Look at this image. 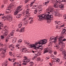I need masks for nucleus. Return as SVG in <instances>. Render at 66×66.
<instances>
[{
	"label": "nucleus",
	"instance_id": "f257e3e1",
	"mask_svg": "<svg viewBox=\"0 0 66 66\" xmlns=\"http://www.w3.org/2000/svg\"><path fill=\"white\" fill-rule=\"evenodd\" d=\"M46 12L45 13L44 15H40L38 16V21L41 20L45 17V18L47 19L48 20H52L53 19V14L55 15V16L57 15V12H54V9L49 7L48 8L46 9ZM48 11L49 12H47Z\"/></svg>",
	"mask_w": 66,
	"mask_h": 66
},
{
	"label": "nucleus",
	"instance_id": "f03ea898",
	"mask_svg": "<svg viewBox=\"0 0 66 66\" xmlns=\"http://www.w3.org/2000/svg\"><path fill=\"white\" fill-rule=\"evenodd\" d=\"M47 40L46 39H42L40 40L39 42L35 43V44H30V47L31 48H34V49H39V48L40 50H43L44 47H42L39 48V47H40V46H39L38 47H36V46H39L40 45H45V44H46L47 43Z\"/></svg>",
	"mask_w": 66,
	"mask_h": 66
},
{
	"label": "nucleus",
	"instance_id": "7ed1b4c3",
	"mask_svg": "<svg viewBox=\"0 0 66 66\" xmlns=\"http://www.w3.org/2000/svg\"><path fill=\"white\" fill-rule=\"evenodd\" d=\"M57 37L56 38H54V37L53 36L51 37L50 38V41H51V42H54V43H56V41L57 40V38L59 39L58 41V44L60 46H62L63 48H64L65 46V44L62 41V40L60 39L59 38H57Z\"/></svg>",
	"mask_w": 66,
	"mask_h": 66
},
{
	"label": "nucleus",
	"instance_id": "20e7f679",
	"mask_svg": "<svg viewBox=\"0 0 66 66\" xmlns=\"http://www.w3.org/2000/svg\"><path fill=\"white\" fill-rule=\"evenodd\" d=\"M63 0H55L56 4H55L54 5V7L55 8H57L59 10H63V8L64 7V6L62 5V4H61V2H62Z\"/></svg>",
	"mask_w": 66,
	"mask_h": 66
},
{
	"label": "nucleus",
	"instance_id": "39448f33",
	"mask_svg": "<svg viewBox=\"0 0 66 66\" xmlns=\"http://www.w3.org/2000/svg\"><path fill=\"white\" fill-rule=\"evenodd\" d=\"M2 19H4V20H9V21H12L13 20V17L11 15H6V16H3L2 17Z\"/></svg>",
	"mask_w": 66,
	"mask_h": 66
},
{
	"label": "nucleus",
	"instance_id": "423d86ee",
	"mask_svg": "<svg viewBox=\"0 0 66 66\" xmlns=\"http://www.w3.org/2000/svg\"><path fill=\"white\" fill-rule=\"evenodd\" d=\"M30 59H28L27 57H25L24 59L23 60V62H24V63H23V65H26L28 62L30 61Z\"/></svg>",
	"mask_w": 66,
	"mask_h": 66
},
{
	"label": "nucleus",
	"instance_id": "0eeeda50",
	"mask_svg": "<svg viewBox=\"0 0 66 66\" xmlns=\"http://www.w3.org/2000/svg\"><path fill=\"white\" fill-rule=\"evenodd\" d=\"M22 7V6H19L17 7L16 10L14 12V15H16L18 14V13L19 12L21 11L20 8Z\"/></svg>",
	"mask_w": 66,
	"mask_h": 66
},
{
	"label": "nucleus",
	"instance_id": "6e6552de",
	"mask_svg": "<svg viewBox=\"0 0 66 66\" xmlns=\"http://www.w3.org/2000/svg\"><path fill=\"white\" fill-rule=\"evenodd\" d=\"M5 30H6L5 31V32H4V33L3 36H1V39H4V37L7 35V33H8V30H6V29H5Z\"/></svg>",
	"mask_w": 66,
	"mask_h": 66
},
{
	"label": "nucleus",
	"instance_id": "1a4fd4ad",
	"mask_svg": "<svg viewBox=\"0 0 66 66\" xmlns=\"http://www.w3.org/2000/svg\"><path fill=\"white\" fill-rule=\"evenodd\" d=\"M55 47L57 49H59V50H60L61 51H62V52L64 50H63V48H61V47H60V46H59V44H56Z\"/></svg>",
	"mask_w": 66,
	"mask_h": 66
},
{
	"label": "nucleus",
	"instance_id": "9d476101",
	"mask_svg": "<svg viewBox=\"0 0 66 66\" xmlns=\"http://www.w3.org/2000/svg\"><path fill=\"white\" fill-rule=\"evenodd\" d=\"M15 32V30H12L11 34L8 36V38H9V37H11V38H13V36H13V34H14V33Z\"/></svg>",
	"mask_w": 66,
	"mask_h": 66
},
{
	"label": "nucleus",
	"instance_id": "9b49d317",
	"mask_svg": "<svg viewBox=\"0 0 66 66\" xmlns=\"http://www.w3.org/2000/svg\"><path fill=\"white\" fill-rule=\"evenodd\" d=\"M35 53L36 54H37V55H35L34 57L32 59V60H34V59L35 60L36 59V58H37V57L38 56V55H40V54H39V53L38 52H37V51H35Z\"/></svg>",
	"mask_w": 66,
	"mask_h": 66
},
{
	"label": "nucleus",
	"instance_id": "f8f14e48",
	"mask_svg": "<svg viewBox=\"0 0 66 66\" xmlns=\"http://www.w3.org/2000/svg\"><path fill=\"white\" fill-rule=\"evenodd\" d=\"M14 3V2H13L12 3H11V4L9 5V6L8 7V8L7 9L8 10H9L10 11V10L12 9V7L13 6H14V5L15 4Z\"/></svg>",
	"mask_w": 66,
	"mask_h": 66
},
{
	"label": "nucleus",
	"instance_id": "ddd939ff",
	"mask_svg": "<svg viewBox=\"0 0 66 66\" xmlns=\"http://www.w3.org/2000/svg\"><path fill=\"white\" fill-rule=\"evenodd\" d=\"M66 52H65V50H64L62 52V54L64 55V57L63 58V60H66Z\"/></svg>",
	"mask_w": 66,
	"mask_h": 66
},
{
	"label": "nucleus",
	"instance_id": "4468645a",
	"mask_svg": "<svg viewBox=\"0 0 66 66\" xmlns=\"http://www.w3.org/2000/svg\"><path fill=\"white\" fill-rule=\"evenodd\" d=\"M30 10L29 9H27L26 12L23 13V14H26V15H27L28 16H30V13H29V12H30Z\"/></svg>",
	"mask_w": 66,
	"mask_h": 66
},
{
	"label": "nucleus",
	"instance_id": "2eb2a0df",
	"mask_svg": "<svg viewBox=\"0 0 66 66\" xmlns=\"http://www.w3.org/2000/svg\"><path fill=\"white\" fill-rule=\"evenodd\" d=\"M25 28V27H22L21 29L20 30H19V29H17L16 30V31H17V32H19V31L20 32H23Z\"/></svg>",
	"mask_w": 66,
	"mask_h": 66
},
{
	"label": "nucleus",
	"instance_id": "dca6fc26",
	"mask_svg": "<svg viewBox=\"0 0 66 66\" xmlns=\"http://www.w3.org/2000/svg\"><path fill=\"white\" fill-rule=\"evenodd\" d=\"M55 24L56 25V28H59V26H57L59 24H60L61 22L60 21L58 22L57 21H55Z\"/></svg>",
	"mask_w": 66,
	"mask_h": 66
},
{
	"label": "nucleus",
	"instance_id": "f3484780",
	"mask_svg": "<svg viewBox=\"0 0 66 66\" xmlns=\"http://www.w3.org/2000/svg\"><path fill=\"white\" fill-rule=\"evenodd\" d=\"M9 48L11 49L10 50L11 51H13L14 50V49H14V46L12 45H10L9 46Z\"/></svg>",
	"mask_w": 66,
	"mask_h": 66
},
{
	"label": "nucleus",
	"instance_id": "a211bd4d",
	"mask_svg": "<svg viewBox=\"0 0 66 66\" xmlns=\"http://www.w3.org/2000/svg\"><path fill=\"white\" fill-rule=\"evenodd\" d=\"M34 3V2H31V4H30V6H31V7H32V9H35V8L36 7V6H33L32 5H33V4Z\"/></svg>",
	"mask_w": 66,
	"mask_h": 66
},
{
	"label": "nucleus",
	"instance_id": "6ab92c4d",
	"mask_svg": "<svg viewBox=\"0 0 66 66\" xmlns=\"http://www.w3.org/2000/svg\"><path fill=\"white\" fill-rule=\"evenodd\" d=\"M49 50L48 48H45L43 52V53L45 54V53H47V52H48Z\"/></svg>",
	"mask_w": 66,
	"mask_h": 66
},
{
	"label": "nucleus",
	"instance_id": "aec40b11",
	"mask_svg": "<svg viewBox=\"0 0 66 66\" xmlns=\"http://www.w3.org/2000/svg\"><path fill=\"white\" fill-rule=\"evenodd\" d=\"M27 18H28V20H30L31 19V18H30L28 16H25L24 17V18L23 19V20H26Z\"/></svg>",
	"mask_w": 66,
	"mask_h": 66
},
{
	"label": "nucleus",
	"instance_id": "412c9836",
	"mask_svg": "<svg viewBox=\"0 0 66 66\" xmlns=\"http://www.w3.org/2000/svg\"><path fill=\"white\" fill-rule=\"evenodd\" d=\"M60 61V59L59 58H56L54 60V62L56 63H59Z\"/></svg>",
	"mask_w": 66,
	"mask_h": 66
},
{
	"label": "nucleus",
	"instance_id": "4be33fe9",
	"mask_svg": "<svg viewBox=\"0 0 66 66\" xmlns=\"http://www.w3.org/2000/svg\"><path fill=\"white\" fill-rule=\"evenodd\" d=\"M21 52H26V51H27V48H24L21 49Z\"/></svg>",
	"mask_w": 66,
	"mask_h": 66
},
{
	"label": "nucleus",
	"instance_id": "5701e85b",
	"mask_svg": "<svg viewBox=\"0 0 66 66\" xmlns=\"http://www.w3.org/2000/svg\"><path fill=\"white\" fill-rule=\"evenodd\" d=\"M22 22H21L20 23L18 24V27L20 28H21L22 27Z\"/></svg>",
	"mask_w": 66,
	"mask_h": 66
},
{
	"label": "nucleus",
	"instance_id": "b1692460",
	"mask_svg": "<svg viewBox=\"0 0 66 66\" xmlns=\"http://www.w3.org/2000/svg\"><path fill=\"white\" fill-rule=\"evenodd\" d=\"M65 32H66V30L65 29H63L61 33V35H64V34L65 33Z\"/></svg>",
	"mask_w": 66,
	"mask_h": 66
},
{
	"label": "nucleus",
	"instance_id": "393cba45",
	"mask_svg": "<svg viewBox=\"0 0 66 66\" xmlns=\"http://www.w3.org/2000/svg\"><path fill=\"white\" fill-rule=\"evenodd\" d=\"M2 51L3 53H5V52H6V50L4 49L3 48H0V51H2Z\"/></svg>",
	"mask_w": 66,
	"mask_h": 66
},
{
	"label": "nucleus",
	"instance_id": "a878e982",
	"mask_svg": "<svg viewBox=\"0 0 66 66\" xmlns=\"http://www.w3.org/2000/svg\"><path fill=\"white\" fill-rule=\"evenodd\" d=\"M59 38H60V39H62V41H66V40L65 39H63V38L62 36L60 37Z\"/></svg>",
	"mask_w": 66,
	"mask_h": 66
},
{
	"label": "nucleus",
	"instance_id": "bb28decb",
	"mask_svg": "<svg viewBox=\"0 0 66 66\" xmlns=\"http://www.w3.org/2000/svg\"><path fill=\"white\" fill-rule=\"evenodd\" d=\"M50 2V1H49V0L47 1V2H45V3H44L43 4H44V5H46L48 4V3H49V2Z\"/></svg>",
	"mask_w": 66,
	"mask_h": 66
},
{
	"label": "nucleus",
	"instance_id": "cd10ccee",
	"mask_svg": "<svg viewBox=\"0 0 66 66\" xmlns=\"http://www.w3.org/2000/svg\"><path fill=\"white\" fill-rule=\"evenodd\" d=\"M16 38H14L13 39L12 41L13 42V43H15V42H16Z\"/></svg>",
	"mask_w": 66,
	"mask_h": 66
},
{
	"label": "nucleus",
	"instance_id": "c85d7f7f",
	"mask_svg": "<svg viewBox=\"0 0 66 66\" xmlns=\"http://www.w3.org/2000/svg\"><path fill=\"white\" fill-rule=\"evenodd\" d=\"M23 22V25H25L28 22V20L25 21H24V22Z\"/></svg>",
	"mask_w": 66,
	"mask_h": 66
},
{
	"label": "nucleus",
	"instance_id": "c756f323",
	"mask_svg": "<svg viewBox=\"0 0 66 66\" xmlns=\"http://www.w3.org/2000/svg\"><path fill=\"white\" fill-rule=\"evenodd\" d=\"M21 16V14H19L17 15V16H16L17 18H19Z\"/></svg>",
	"mask_w": 66,
	"mask_h": 66
},
{
	"label": "nucleus",
	"instance_id": "7c9ffc66",
	"mask_svg": "<svg viewBox=\"0 0 66 66\" xmlns=\"http://www.w3.org/2000/svg\"><path fill=\"white\" fill-rule=\"evenodd\" d=\"M8 60H9V61H12L13 62H15V59H13V60H11L10 58H8Z\"/></svg>",
	"mask_w": 66,
	"mask_h": 66
},
{
	"label": "nucleus",
	"instance_id": "2f4dec72",
	"mask_svg": "<svg viewBox=\"0 0 66 66\" xmlns=\"http://www.w3.org/2000/svg\"><path fill=\"white\" fill-rule=\"evenodd\" d=\"M11 38V37H9V38H8V36L7 38L6 39L5 42L7 43V42L9 41V38Z\"/></svg>",
	"mask_w": 66,
	"mask_h": 66
},
{
	"label": "nucleus",
	"instance_id": "473e14b6",
	"mask_svg": "<svg viewBox=\"0 0 66 66\" xmlns=\"http://www.w3.org/2000/svg\"><path fill=\"white\" fill-rule=\"evenodd\" d=\"M43 8L41 7L38 9V11H39V12H41V11H43Z\"/></svg>",
	"mask_w": 66,
	"mask_h": 66
},
{
	"label": "nucleus",
	"instance_id": "72a5a7b5",
	"mask_svg": "<svg viewBox=\"0 0 66 66\" xmlns=\"http://www.w3.org/2000/svg\"><path fill=\"white\" fill-rule=\"evenodd\" d=\"M22 56L21 55V54H20L19 55L17 56L16 57L18 58H21Z\"/></svg>",
	"mask_w": 66,
	"mask_h": 66
},
{
	"label": "nucleus",
	"instance_id": "f704fd0d",
	"mask_svg": "<svg viewBox=\"0 0 66 66\" xmlns=\"http://www.w3.org/2000/svg\"><path fill=\"white\" fill-rule=\"evenodd\" d=\"M9 55H10V56H13L12 52H9Z\"/></svg>",
	"mask_w": 66,
	"mask_h": 66
},
{
	"label": "nucleus",
	"instance_id": "c9c22d12",
	"mask_svg": "<svg viewBox=\"0 0 66 66\" xmlns=\"http://www.w3.org/2000/svg\"><path fill=\"white\" fill-rule=\"evenodd\" d=\"M7 2H8V0H5L4 2V4H6V3H7Z\"/></svg>",
	"mask_w": 66,
	"mask_h": 66
},
{
	"label": "nucleus",
	"instance_id": "e433bc0d",
	"mask_svg": "<svg viewBox=\"0 0 66 66\" xmlns=\"http://www.w3.org/2000/svg\"><path fill=\"white\" fill-rule=\"evenodd\" d=\"M55 2V1L54 0H51V3H52L53 4Z\"/></svg>",
	"mask_w": 66,
	"mask_h": 66
},
{
	"label": "nucleus",
	"instance_id": "4c0bfd02",
	"mask_svg": "<svg viewBox=\"0 0 66 66\" xmlns=\"http://www.w3.org/2000/svg\"><path fill=\"white\" fill-rule=\"evenodd\" d=\"M38 12V11L37 10H34V14H37V13Z\"/></svg>",
	"mask_w": 66,
	"mask_h": 66
},
{
	"label": "nucleus",
	"instance_id": "58836bf2",
	"mask_svg": "<svg viewBox=\"0 0 66 66\" xmlns=\"http://www.w3.org/2000/svg\"><path fill=\"white\" fill-rule=\"evenodd\" d=\"M3 22H0V25L1 26H3Z\"/></svg>",
	"mask_w": 66,
	"mask_h": 66
},
{
	"label": "nucleus",
	"instance_id": "ea45409f",
	"mask_svg": "<svg viewBox=\"0 0 66 66\" xmlns=\"http://www.w3.org/2000/svg\"><path fill=\"white\" fill-rule=\"evenodd\" d=\"M24 43L25 44H27L28 45H29V43L27 42V41H25Z\"/></svg>",
	"mask_w": 66,
	"mask_h": 66
},
{
	"label": "nucleus",
	"instance_id": "a19ab883",
	"mask_svg": "<svg viewBox=\"0 0 66 66\" xmlns=\"http://www.w3.org/2000/svg\"><path fill=\"white\" fill-rule=\"evenodd\" d=\"M29 64H31V65H34V63H33V62H30L29 63Z\"/></svg>",
	"mask_w": 66,
	"mask_h": 66
},
{
	"label": "nucleus",
	"instance_id": "79ce46f5",
	"mask_svg": "<svg viewBox=\"0 0 66 66\" xmlns=\"http://www.w3.org/2000/svg\"><path fill=\"white\" fill-rule=\"evenodd\" d=\"M22 40L21 39L19 40L18 41V42L19 43H21V42H22Z\"/></svg>",
	"mask_w": 66,
	"mask_h": 66
},
{
	"label": "nucleus",
	"instance_id": "37998d69",
	"mask_svg": "<svg viewBox=\"0 0 66 66\" xmlns=\"http://www.w3.org/2000/svg\"><path fill=\"white\" fill-rule=\"evenodd\" d=\"M63 17L64 19H66V14L63 15Z\"/></svg>",
	"mask_w": 66,
	"mask_h": 66
},
{
	"label": "nucleus",
	"instance_id": "c03bdc74",
	"mask_svg": "<svg viewBox=\"0 0 66 66\" xmlns=\"http://www.w3.org/2000/svg\"><path fill=\"white\" fill-rule=\"evenodd\" d=\"M32 22H33V19H32L30 21V23L32 24Z\"/></svg>",
	"mask_w": 66,
	"mask_h": 66
},
{
	"label": "nucleus",
	"instance_id": "a18cd8bd",
	"mask_svg": "<svg viewBox=\"0 0 66 66\" xmlns=\"http://www.w3.org/2000/svg\"><path fill=\"white\" fill-rule=\"evenodd\" d=\"M55 56H52L51 57L52 59H54V60H55Z\"/></svg>",
	"mask_w": 66,
	"mask_h": 66
},
{
	"label": "nucleus",
	"instance_id": "49530a36",
	"mask_svg": "<svg viewBox=\"0 0 66 66\" xmlns=\"http://www.w3.org/2000/svg\"><path fill=\"white\" fill-rule=\"evenodd\" d=\"M49 59V57H46V58L45 59L46 60H48Z\"/></svg>",
	"mask_w": 66,
	"mask_h": 66
},
{
	"label": "nucleus",
	"instance_id": "de8ad7c7",
	"mask_svg": "<svg viewBox=\"0 0 66 66\" xmlns=\"http://www.w3.org/2000/svg\"><path fill=\"white\" fill-rule=\"evenodd\" d=\"M28 0H26L25 1V3H26L28 2Z\"/></svg>",
	"mask_w": 66,
	"mask_h": 66
},
{
	"label": "nucleus",
	"instance_id": "09e8293b",
	"mask_svg": "<svg viewBox=\"0 0 66 66\" xmlns=\"http://www.w3.org/2000/svg\"><path fill=\"white\" fill-rule=\"evenodd\" d=\"M11 12V11H9V12H7L6 11V14H9V13H10Z\"/></svg>",
	"mask_w": 66,
	"mask_h": 66
},
{
	"label": "nucleus",
	"instance_id": "8fccbe9b",
	"mask_svg": "<svg viewBox=\"0 0 66 66\" xmlns=\"http://www.w3.org/2000/svg\"><path fill=\"white\" fill-rule=\"evenodd\" d=\"M30 5H26V8H28V7H29V6H30Z\"/></svg>",
	"mask_w": 66,
	"mask_h": 66
},
{
	"label": "nucleus",
	"instance_id": "3c124183",
	"mask_svg": "<svg viewBox=\"0 0 66 66\" xmlns=\"http://www.w3.org/2000/svg\"><path fill=\"white\" fill-rule=\"evenodd\" d=\"M54 54L56 55V54H57V52H54Z\"/></svg>",
	"mask_w": 66,
	"mask_h": 66
},
{
	"label": "nucleus",
	"instance_id": "603ef678",
	"mask_svg": "<svg viewBox=\"0 0 66 66\" xmlns=\"http://www.w3.org/2000/svg\"><path fill=\"white\" fill-rule=\"evenodd\" d=\"M0 46H1V47H3V45L2 44L0 43Z\"/></svg>",
	"mask_w": 66,
	"mask_h": 66
},
{
	"label": "nucleus",
	"instance_id": "864d4df0",
	"mask_svg": "<svg viewBox=\"0 0 66 66\" xmlns=\"http://www.w3.org/2000/svg\"><path fill=\"white\" fill-rule=\"evenodd\" d=\"M40 59L39 58H37V60L38 61H40Z\"/></svg>",
	"mask_w": 66,
	"mask_h": 66
},
{
	"label": "nucleus",
	"instance_id": "5fc2aeb1",
	"mask_svg": "<svg viewBox=\"0 0 66 66\" xmlns=\"http://www.w3.org/2000/svg\"><path fill=\"white\" fill-rule=\"evenodd\" d=\"M52 64L53 65H54L55 64V63H54V62L52 61Z\"/></svg>",
	"mask_w": 66,
	"mask_h": 66
},
{
	"label": "nucleus",
	"instance_id": "6e6d98bb",
	"mask_svg": "<svg viewBox=\"0 0 66 66\" xmlns=\"http://www.w3.org/2000/svg\"><path fill=\"white\" fill-rule=\"evenodd\" d=\"M4 7V5H2V7H1L2 9H3Z\"/></svg>",
	"mask_w": 66,
	"mask_h": 66
},
{
	"label": "nucleus",
	"instance_id": "4d7b16f0",
	"mask_svg": "<svg viewBox=\"0 0 66 66\" xmlns=\"http://www.w3.org/2000/svg\"><path fill=\"white\" fill-rule=\"evenodd\" d=\"M4 15V14H0V16H3Z\"/></svg>",
	"mask_w": 66,
	"mask_h": 66
},
{
	"label": "nucleus",
	"instance_id": "13d9d810",
	"mask_svg": "<svg viewBox=\"0 0 66 66\" xmlns=\"http://www.w3.org/2000/svg\"><path fill=\"white\" fill-rule=\"evenodd\" d=\"M65 26V24H63L61 26V27H63Z\"/></svg>",
	"mask_w": 66,
	"mask_h": 66
},
{
	"label": "nucleus",
	"instance_id": "bf43d9fd",
	"mask_svg": "<svg viewBox=\"0 0 66 66\" xmlns=\"http://www.w3.org/2000/svg\"><path fill=\"white\" fill-rule=\"evenodd\" d=\"M62 1L63 2H66V0H63Z\"/></svg>",
	"mask_w": 66,
	"mask_h": 66
},
{
	"label": "nucleus",
	"instance_id": "052dcab7",
	"mask_svg": "<svg viewBox=\"0 0 66 66\" xmlns=\"http://www.w3.org/2000/svg\"><path fill=\"white\" fill-rule=\"evenodd\" d=\"M32 51V53H35V51Z\"/></svg>",
	"mask_w": 66,
	"mask_h": 66
},
{
	"label": "nucleus",
	"instance_id": "680f3d73",
	"mask_svg": "<svg viewBox=\"0 0 66 66\" xmlns=\"http://www.w3.org/2000/svg\"><path fill=\"white\" fill-rule=\"evenodd\" d=\"M16 65H18V64H19V63L18 62H16Z\"/></svg>",
	"mask_w": 66,
	"mask_h": 66
},
{
	"label": "nucleus",
	"instance_id": "e2e57ef3",
	"mask_svg": "<svg viewBox=\"0 0 66 66\" xmlns=\"http://www.w3.org/2000/svg\"><path fill=\"white\" fill-rule=\"evenodd\" d=\"M1 27H3V26H0V30L2 29V28Z\"/></svg>",
	"mask_w": 66,
	"mask_h": 66
},
{
	"label": "nucleus",
	"instance_id": "0e129e2a",
	"mask_svg": "<svg viewBox=\"0 0 66 66\" xmlns=\"http://www.w3.org/2000/svg\"><path fill=\"white\" fill-rule=\"evenodd\" d=\"M58 63H59V65H60V64H62V62H59Z\"/></svg>",
	"mask_w": 66,
	"mask_h": 66
},
{
	"label": "nucleus",
	"instance_id": "69168bd1",
	"mask_svg": "<svg viewBox=\"0 0 66 66\" xmlns=\"http://www.w3.org/2000/svg\"><path fill=\"white\" fill-rule=\"evenodd\" d=\"M16 62H15L13 63V64L14 66H15V65H16Z\"/></svg>",
	"mask_w": 66,
	"mask_h": 66
},
{
	"label": "nucleus",
	"instance_id": "338daca9",
	"mask_svg": "<svg viewBox=\"0 0 66 66\" xmlns=\"http://www.w3.org/2000/svg\"><path fill=\"white\" fill-rule=\"evenodd\" d=\"M49 64L50 65V66H52V64L51 63H49Z\"/></svg>",
	"mask_w": 66,
	"mask_h": 66
},
{
	"label": "nucleus",
	"instance_id": "774afa93",
	"mask_svg": "<svg viewBox=\"0 0 66 66\" xmlns=\"http://www.w3.org/2000/svg\"><path fill=\"white\" fill-rule=\"evenodd\" d=\"M4 29H6V28H7V27L5 26L4 27Z\"/></svg>",
	"mask_w": 66,
	"mask_h": 66
}]
</instances>
